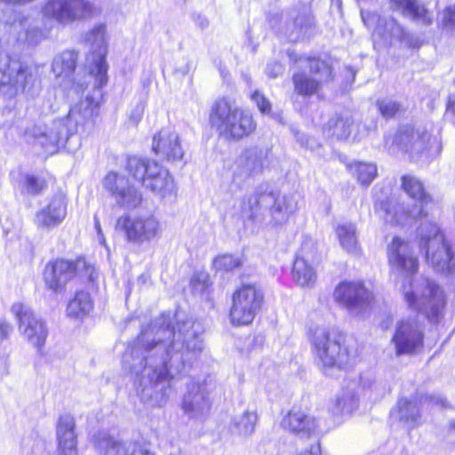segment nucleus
Instances as JSON below:
<instances>
[{"instance_id": "1", "label": "nucleus", "mask_w": 455, "mask_h": 455, "mask_svg": "<svg viewBox=\"0 0 455 455\" xmlns=\"http://www.w3.org/2000/svg\"><path fill=\"white\" fill-rule=\"evenodd\" d=\"M162 314L142 329L126 348L122 363L134 379L142 403L150 407L166 404L172 393L171 380L185 364L203 350L202 328L191 318Z\"/></svg>"}, {"instance_id": "2", "label": "nucleus", "mask_w": 455, "mask_h": 455, "mask_svg": "<svg viewBox=\"0 0 455 455\" xmlns=\"http://www.w3.org/2000/svg\"><path fill=\"white\" fill-rule=\"evenodd\" d=\"M287 55L292 64L303 62L308 68V72L298 69L291 75L294 94L302 99L323 98V87L332 82L335 77L331 62L320 54L299 55L293 51H289Z\"/></svg>"}, {"instance_id": "3", "label": "nucleus", "mask_w": 455, "mask_h": 455, "mask_svg": "<svg viewBox=\"0 0 455 455\" xmlns=\"http://www.w3.org/2000/svg\"><path fill=\"white\" fill-rule=\"evenodd\" d=\"M347 334L339 329L321 330L311 339L312 350L323 371L347 370L354 363L355 355L347 344Z\"/></svg>"}, {"instance_id": "4", "label": "nucleus", "mask_w": 455, "mask_h": 455, "mask_svg": "<svg viewBox=\"0 0 455 455\" xmlns=\"http://www.w3.org/2000/svg\"><path fill=\"white\" fill-rule=\"evenodd\" d=\"M126 170L134 180L163 200L176 197L177 188L169 171L155 160L131 156Z\"/></svg>"}, {"instance_id": "5", "label": "nucleus", "mask_w": 455, "mask_h": 455, "mask_svg": "<svg viewBox=\"0 0 455 455\" xmlns=\"http://www.w3.org/2000/svg\"><path fill=\"white\" fill-rule=\"evenodd\" d=\"M40 86L35 68L0 53V94L12 99L19 93L34 94Z\"/></svg>"}, {"instance_id": "6", "label": "nucleus", "mask_w": 455, "mask_h": 455, "mask_svg": "<svg viewBox=\"0 0 455 455\" xmlns=\"http://www.w3.org/2000/svg\"><path fill=\"white\" fill-rule=\"evenodd\" d=\"M264 302L265 295L258 283H241L232 293V306L229 308L231 323L237 326L252 323Z\"/></svg>"}, {"instance_id": "7", "label": "nucleus", "mask_w": 455, "mask_h": 455, "mask_svg": "<svg viewBox=\"0 0 455 455\" xmlns=\"http://www.w3.org/2000/svg\"><path fill=\"white\" fill-rule=\"evenodd\" d=\"M425 325L414 316L399 319L395 326L391 342L396 356L414 355L425 348Z\"/></svg>"}, {"instance_id": "8", "label": "nucleus", "mask_w": 455, "mask_h": 455, "mask_svg": "<svg viewBox=\"0 0 455 455\" xmlns=\"http://www.w3.org/2000/svg\"><path fill=\"white\" fill-rule=\"evenodd\" d=\"M427 294H423L419 299L413 291L404 293V299L408 307L420 312L424 317L432 323H439L444 316L447 297L443 289L435 281L427 280Z\"/></svg>"}, {"instance_id": "9", "label": "nucleus", "mask_w": 455, "mask_h": 455, "mask_svg": "<svg viewBox=\"0 0 455 455\" xmlns=\"http://www.w3.org/2000/svg\"><path fill=\"white\" fill-rule=\"evenodd\" d=\"M12 313L18 321V328L22 337L43 355L49 331L45 321L37 315L30 307L14 303L11 307Z\"/></svg>"}, {"instance_id": "10", "label": "nucleus", "mask_w": 455, "mask_h": 455, "mask_svg": "<svg viewBox=\"0 0 455 455\" xmlns=\"http://www.w3.org/2000/svg\"><path fill=\"white\" fill-rule=\"evenodd\" d=\"M116 226L124 232L129 243L138 245L150 243L162 234L161 223L153 214L123 216Z\"/></svg>"}, {"instance_id": "11", "label": "nucleus", "mask_w": 455, "mask_h": 455, "mask_svg": "<svg viewBox=\"0 0 455 455\" xmlns=\"http://www.w3.org/2000/svg\"><path fill=\"white\" fill-rule=\"evenodd\" d=\"M387 259L389 267L403 277H413L419 273L420 261L412 243L395 235L387 246Z\"/></svg>"}, {"instance_id": "12", "label": "nucleus", "mask_w": 455, "mask_h": 455, "mask_svg": "<svg viewBox=\"0 0 455 455\" xmlns=\"http://www.w3.org/2000/svg\"><path fill=\"white\" fill-rule=\"evenodd\" d=\"M94 269L86 265L84 259L69 261L56 259L49 263L44 270V280L48 288L53 291H61L68 282L77 275L88 276L91 281L94 280Z\"/></svg>"}, {"instance_id": "13", "label": "nucleus", "mask_w": 455, "mask_h": 455, "mask_svg": "<svg viewBox=\"0 0 455 455\" xmlns=\"http://www.w3.org/2000/svg\"><path fill=\"white\" fill-rule=\"evenodd\" d=\"M336 302L349 311H363L374 300L373 293L361 280H344L338 283L333 291Z\"/></svg>"}, {"instance_id": "14", "label": "nucleus", "mask_w": 455, "mask_h": 455, "mask_svg": "<svg viewBox=\"0 0 455 455\" xmlns=\"http://www.w3.org/2000/svg\"><path fill=\"white\" fill-rule=\"evenodd\" d=\"M90 11L85 0H48L42 8L44 18L68 24L84 18Z\"/></svg>"}, {"instance_id": "15", "label": "nucleus", "mask_w": 455, "mask_h": 455, "mask_svg": "<svg viewBox=\"0 0 455 455\" xmlns=\"http://www.w3.org/2000/svg\"><path fill=\"white\" fill-rule=\"evenodd\" d=\"M75 132L74 127H71L66 120L57 119L47 126L35 125L29 133L46 152L53 154L60 147L64 146L69 135Z\"/></svg>"}, {"instance_id": "16", "label": "nucleus", "mask_w": 455, "mask_h": 455, "mask_svg": "<svg viewBox=\"0 0 455 455\" xmlns=\"http://www.w3.org/2000/svg\"><path fill=\"white\" fill-rule=\"evenodd\" d=\"M211 408L212 401L205 381L188 385L181 404L184 414L190 419L204 420Z\"/></svg>"}, {"instance_id": "17", "label": "nucleus", "mask_w": 455, "mask_h": 455, "mask_svg": "<svg viewBox=\"0 0 455 455\" xmlns=\"http://www.w3.org/2000/svg\"><path fill=\"white\" fill-rule=\"evenodd\" d=\"M103 187L122 207L133 209L142 201V194L123 174L109 172L103 180Z\"/></svg>"}, {"instance_id": "18", "label": "nucleus", "mask_w": 455, "mask_h": 455, "mask_svg": "<svg viewBox=\"0 0 455 455\" xmlns=\"http://www.w3.org/2000/svg\"><path fill=\"white\" fill-rule=\"evenodd\" d=\"M281 427L287 432L299 436L300 439H310L316 435L318 422L315 416L310 415L301 406H292L283 417Z\"/></svg>"}, {"instance_id": "19", "label": "nucleus", "mask_w": 455, "mask_h": 455, "mask_svg": "<svg viewBox=\"0 0 455 455\" xmlns=\"http://www.w3.org/2000/svg\"><path fill=\"white\" fill-rule=\"evenodd\" d=\"M393 144L403 153L418 156L428 151L431 148V134L427 131H418L413 125L408 124L396 131Z\"/></svg>"}, {"instance_id": "20", "label": "nucleus", "mask_w": 455, "mask_h": 455, "mask_svg": "<svg viewBox=\"0 0 455 455\" xmlns=\"http://www.w3.org/2000/svg\"><path fill=\"white\" fill-rule=\"evenodd\" d=\"M95 78V85L92 94L86 95L84 99H81L78 102L70 107L66 121L76 131L78 125L84 124L91 121L99 114L100 100L102 98L100 88L104 85H99L97 76Z\"/></svg>"}, {"instance_id": "21", "label": "nucleus", "mask_w": 455, "mask_h": 455, "mask_svg": "<svg viewBox=\"0 0 455 455\" xmlns=\"http://www.w3.org/2000/svg\"><path fill=\"white\" fill-rule=\"evenodd\" d=\"M106 28L100 25L90 30L85 36L86 43L95 52L94 66L90 70L91 76H97L99 85H106L108 83V64L106 54Z\"/></svg>"}, {"instance_id": "22", "label": "nucleus", "mask_w": 455, "mask_h": 455, "mask_svg": "<svg viewBox=\"0 0 455 455\" xmlns=\"http://www.w3.org/2000/svg\"><path fill=\"white\" fill-rule=\"evenodd\" d=\"M152 149L159 158L172 163L180 161L184 156L179 134L169 128L154 136Z\"/></svg>"}, {"instance_id": "23", "label": "nucleus", "mask_w": 455, "mask_h": 455, "mask_svg": "<svg viewBox=\"0 0 455 455\" xmlns=\"http://www.w3.org/2000/svg\"><path fill=\"white\" fill-rule=\"evenodd\" d=\"M68 202L63 194L53 196L47 204L36 214V225L44 229H52L60 225L67 216Z\"/></svg>"}, {"instance_id": "24", "label": "nucleus", "mask_w": 455, "mask_h": 455, "mask_svg": "<svg viewBox=\"0 0 455 455\" xmlns=\"http://www.w3.org/2000/svg\"><path fill=\"white\" fill-rule=\"evenodd\" d=\"M257 130V122L249 109L229 110V139L243 140L252 135Z\"/></svg>"}, {"instance_id": "25", "label": "nucleus", "mask_w": 455, "mask_h": 455, "mask_svg": "<svg viewBox=\"0 0 455 455\" xmlns=\"http://www.w3.org/2000/svg\"><path fill=\"white\" fill-rule=\"evenodd\" d=\"M77 52L75 51H64L57 54L52 63V71L57 78H62L68 84H72L71 91L79 93L83 84H75L74 72L76 68Z\"/></svg>"}, {"instance_id": "26", "label": "nucleus", "mask_w": 455, "mask_h": 455, "mask_svg": "<svg viewBox=\"0 0 455 455\" xmlns=\"http://www.w3.org/2000/svg\"><path fill=\"white\" fill-rule=\"evenodd\" d=\"M315 25V18L312 14H298L285 23L283 35L291 43L296 44L309 39Z\"/></svg>"}, {"instance_id": "27", "label": "nucleus", "mask_w": 455, "mask_h": 455, "mask_svg": "<svg viewBox=\"0 0 455 455\" xmlns=\"http://www.w3.org/2000/svg\"><path fill=\"white\" fill-rule=\"evenodd\" d=\"M241 160L242 172L249 178L262 174L268 166L267 152L258 147L245 148Z\"/></svg>"}, {"instance_id": "28", "label": "nucleus", "mask_w": 455, "mask_h": 455, "mask_svg": "<svg viewBox=\"0 0 455 455\" xmlns=\"http://www.w3.org/2000/svg\"><path fill=\"white\" fill-rule=\"evenodd\" d=\"M39 20L28 17H19L12 24V28L18 31L17 40L28 45H37L44 38L45 34L40 28Z\"/></svg>"}, {"instance_id": "29", "label": "nucleus", "mask_w": 455, "mask_h": 455, "mask_svg": "<svg viewBox=\"0 0 455 455\" xmlns=\"http://www.w3.org/2000/svg\"><path fill=\"white\" fill-rule=\"evenodd\" d=\"M59 449L61 455H77L75 419L70 415H62L57 427Z\"/></svg>"}, {"instance_id": "30", "label": "nucleus", "mask_w": 455, "mask_h": 455, "mask_svg": "<svg viewBox=\"0 0 455 455\" xmlns=\"http://www.w3.org/2000/svg\"><path fill=\"white\" fill-rule=\"evenodd\" d=\"M389 3L394 9L401 10L403 15L413 21L420 22L425 26H430L433 23L431 11L418 0H389Z\"/></svg>"}, {"instance_id": "31", "label": "nucleus", "mask_w": 455, "mask_h": 455, "mask_svg": "<svg viewBox=\"0 0 455 455\" xmlns=\"http://www.w3.org/2000/svg\"><path fill=\"white\" fill-rule=\"evenodd\" d=\"M401 188L410 198L421 205H427L433 202V198L426 190L423 182L413 175L404 174L401 177Z\"/></svg>"}, {"instance_id": "32", "label": "nucleus", "mask_w": 455, "mask_h": 455, "mask_svg": "<svg viewBox=\"0 0 455 455\" xmlns=\"http://www.w3.org/2000/svg\"><path fill=\"white\" fill-rule=\"evenodd\" d=\"M291 275L295 283L300 287H311L317 279L315 268L302 256L295 257L291 267Z\"/></svg>"}, {"instance_id": "33", "label": "nucleus", "mask_w": 455, "mask_h": 455, "mask_svg": "<svg viewBox=\"0 0 455 455\" xmlns=\"http://www.w3.org/2000/svg\"><path fill=\"white\" fill-rule=\"evenodd\" d=\"M95 448L100 455H128L130 451L129 441L119 440L106 434L99 435Z\"/></svg>"}, {"instance_id": "34", "label": "nucleus", "mask_w": 455, "mask_h": 455, "mask_svg": "<svg viewBox=\"0 0 455 455\" xmlns=\"http://www.w3.org/2000/svg\"><path fill=\"white\" fill-rule=\"evenodd\" d=\"M347 171H353L357 181L368 187L378 176L377 165L371 162L353 161L346 164Z\"/></svg>"}, {"instance_id": "35", "label": "nucleus", "mask_w": 455, "mask_h": 455, "mask_svg": "<svg viewBox=\"0 0 455 455\" xmlns=\"http://www.w3.org/2000/svg\"><path fill=\"white\" fill-rule=\"evenodd\" d=\"M210 122L220 136L228 137V100L221 98L215 101L210 114Z\"/></svg>"}, {"instance_id": "36", "label": "nucleus", "mask_w": 455, "mask_h": 455, "mask_svg": "<svg viewBox=\"0 0 455 455\" xmlns=\"http://www.w3.org/2000/svg\"><path fill=\"white\" fill-rule=\"evenodd\" d=\"M93 307L92 300L88 292L77 291L75 297L69 301L67 312L69 316L83 318L90 314Z\"/></svg>"}, {"instance_id": "37", "label": "nucleus", "mask_w": 455, "mask_h": 455, "mask_svg": "<svg viewBox=\"0 0 455 455\" xmlns=\"http://www.w3.org/2000/svg\"><path fill=\"white\" fill-rule=\"evenodd\" d=\"M276 200V191L264 190L255 192L248 198V209L251 218H254L263 209H271Z\"/></svg>"}, {"instance_id": "38", "label": "nucleus", "mask_w": 455, "mask_h": 455, "mask_svg": "<svg viewBox=\"0 0 455 455\" xmlns=\"http://www.w3.org/2000/svg\"><path fill=\"white\" fill-rule=\"evenodd\" d=\"M395 411L401 422L416 427L419 424L420 412L417 403L408 398H400L396 403Z\"/></svg>"}, {"instance_id": "39", "label": "nucleus", "mask_w": 455, "mask_h": 455, "mask_svg": "<svg viewBox=\"0 0 455 455\" xmlns=\"http://www.w3.org/2000/svg\"><path fill=\"white\" fill-rule=\"evenodd\" d=\"M269 212L275 224H281L289 219L293 211L290 200L276 191V200L275 204H272Z\"/></svg>"}, {"instance_id": "40", "label": "nucleus", "mask_w": 455, "mask_h": 455, "mask_svg": "<svg viewBox=\"0 0 455 455\" xmlns=\"http://www.w3.org/2000/svg\"><path fill=\"white\" fill-rule=\"evenodd\" d=\"M341 246L347 251H354L357 248L356 230L351 224L339 225L335 229Z\"/></svg>"}, {"instance_id": "41", "label": "nucleus", "mask_w": 455, "mask_h": 455, "mask_svg": "<svg viewBox=\"0 0 455 455\" xmlns=\"http://www.w3.org/2000/svg\"><path fill=\"white\" fill-rule=\"evenodd\" d=\"M258 415L254 411H245L234 421V427L239 435H248L254 432Z\"/></svg>"}, {"instance_id": "42", "label": "nucleus", "mask_w": 455, "mask_h": 455, "mask_svg": "<svg viewBox=\"0 0 455 455\" xmlns=\"http://www.w3.org/2000/svg\"><path fill=\"white\" fill-rule=\"evenodd\" d=\"M45 187L46 185L44 179L28 174L23 180L21 192L28 195H38Z\"/></svg>"}, {"instance_id": "43", "label": "nucleus", "mask_w": 455, "mask_h": 455, "mask_svg": "<svg viewBox=\"0 0 455 455\" xmlns=\"http://www.w3.org/2000/svg\"><path fill=\"white\" fill-rule=\"evenodd\" d=\"M377 108L380 115L386 119L395 117L401 111V105L392 100H379L377 101Z\"/></svg>"}, {"instance_id": "44", "label": "nucleus", "mask_w": 455, "mask_h": 455, "mask_svg": "<svg viewBox=\"0 0 455 455\" xmlns=\"http://www.w3.org/2000/svg\"><path fill=\"white\" fill-rule=\"evenodd\" d=\"M190 286L195 294H202L209 286V275L206 273L199 272L193 275Z\"/></svg>"}, {"instance_id": "45", "label": "nucleus", "mask_w": 455, "mask_h": 455, "mask_svg": "<svg viewBox=\"0 0 455 455\" xmlns=\"http://www.w3.org/2000/svg\"><path fill=\"white\" fill-rule=\"evenodd\" d=\"M440 27L443 30H455V4L443 8Z\"/></svg>"}, {"instance_id": "46", "label": "nucleus", "mask_w": 455, "mask_h": 455, "mask_svg": "<svg viewBox=\"0 0 455 455\" xmlns=\"http://www.w3.org/2000/svg\"><path fill=\"white\" fill-rule=\"evenodd\" d=\"M251 100L256 104L261 114H269L272 105L268 99L259 91L256 90L251 94Z\"/></svg>"}, {"instance_id": "47", "label": "nucleus", "mask_w": 455, "mask_h": 455, "mask_svg": "<svg viewBox=\"0 0 455 455\" xmlns=\"http://www.w3.org/2000/svg\"><path fill=\"white\" fill-rule=\"evenodd\" d=\"M212 265L216 272H219L221 276L224 275L228 271V256L226 254L217 256Z\"/></svg>"}, {"instance_id": "48", "label": "nucleus", "mask_w": 455, "mask_h": 455, "mask_svg": "<svg viewBox=\"0 0 455 455\" xmlns=\"http://www.w3.org/2000/svg\"><path fill=\"white\" fill-rule=\"evenodd\" d=\"M129 447L130 451L128 455H154L151 451L138 443L129 442Z\"/></svg>"}, {"instance_id": "49", "label": "nucleus", "mask_w": 455, "mask_h": 455, "mask_svg": "<svg viewBox=\"0 0 455 455\" xmlns=\"http://www.w3.org/2000/svg\"><path fill=\"white\" fill-rule=\"evenodd\" d=\"M12 331V324L6 320L0 318V343L7 339Z\"/></svg>"}, {"instance_id": "50", "label": "nucleus", "mask_w": 455, "mask_h": 455, "mask_svg": "<svg viewBox=\"0 0 455 455\" xmlns=\"http://www.w3.org/2000/svg\"><path fill=\"white\" fill-rule=\"evenodd\" d=\"M298 455H321V445L319 439L315 440L309 448L304 449Z\"/></svg>"}, {"instance_id": "51", "label": "nucleus", "mask_w": 455, "mask_h": 455, "mask_svg": "<svg viewBox=\"0 0 455 455\" xmlns=\"http://www.w3.org/2000/svg\"><path fill=\"white\" fill-rule=\"evenodd\" d=\"M243 266V259L236 258V259H232L229 261V270L237 269V268L242 267Z\"/></svg>"}, {"instance_id": "52", "label": "nucleus", "mask_w": 455, "mask_h": 455, "mask_svg": "<svg viewBox=\"0 0 455 455\" xmlns=\"http://www.w3.org/2000/svg\"><path fill=\"white\" fill-rule=\"evenodd\" d=\"M196 22L198 24V26L201 28H204L208 26V20L201 16V15H197L196 18Z\"/></svg>"}, {"instance_id": "53", "label": "nucleus", "mask_w": 455, "mask_h": 455, "mask_svg": "<svg viewBox=\"0 0 455 455\" xmlns=\"http://www.w3.org/2000/svg\"><path fill=\"white\" fill-rule=\"evenodd\" d=\"M94 224H95V228L97 230L98 235L102 236V230H101L100 220L98 219L97 214H95V216H94Z\"/></svg>"}, {"instance_id": "54", "label": "nucleus", "mask_w": 455, "mask_h": 455, "mask_svg": "<svg viewBox=\"0 0 455 455\" xmlns=\"http://www.w3.org/2000/svg\"><path fill=\"white\" fill-rule=\"evenodd\" d=\"M447 110L451 111V113L455 116V99L452 100H449L447 103Z\"/></svg>"}, {"instance_id": "55", "label": "nucleus", "mask_w": 455, "mask_h": 455, "mask_svg": "<svg viewBox=\"0 0 455 455\" xmlns=\"http://www.w3.org/2000/svg\"><path fill=\"white\" fill-rule=\"evenodd\" d=\"M447 431L449 433H455V419L450 420L447 424Z\"/></svg>"}, {"instance_id": "56", "label": "nucleus", "mask_w": 455, "mask_h": 455, "mask_svg": "<svg viewBox=\"0 0 455 455\" xmlns=\"http://www.w3.org/2000/svg\"><path fill=\"white\" fill-rule=\"evenodd\" d=\"M419 216L425 218V217H427V212H423L422 210H420V211L419 212Z\"/></svg>"}, {"instance_id": "57", "label": "nucleus", "mask_w": 455, "mask_h": 455, "mask_svg": "<svg viewBox=\"0 0 455 455\" xmlns=\"http://www.w3.org/2000/svg\"><path fill=\"white\" fill-rule=\"evenodd\" d=\"M141 113H142V109H139V115H138L139 119L140 118Z\"/></svg>"}]
</instances>
